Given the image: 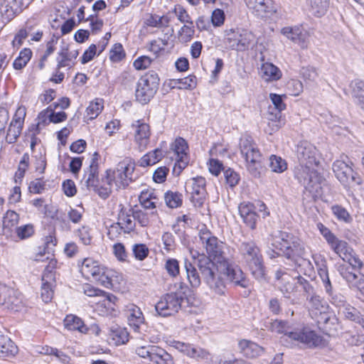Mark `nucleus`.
<instances>
[{
    "instance_id": "obj_28",
    "label": "nucleus",
    "mask_w": 364,
    "mask_h": 364,
    "mask_svg": "<svg viewBox=\"0 0 364 364\" xmlns=\"http://www.w3.org/2000/svg\"><path fill=\"white\" fill-rule=\"evenodd\" d=\"M140 205L145 209L153 210L156 208L159 198L154 190L146 189L141 192L139 196Z\"/></svg>"
},
{
    "instance_id": "obj_7",
    "label": "nucleus",
    "mask_w": 364,
    "mask_h": 364,
    "mask_svg": "<svg viewBox=\"0 0 364 364\" xmlns=\"http://www.w3.org/2000/svg\"><path fill=\"white\" fill-rule=\"evenodd\" d=\"M188 290V287L183 282L176 283L173 291L162 296L155 305L156 312L162 316H168L177 313Z\"/></svg>"
},
{
    "instance_id": "obj_61",
    "label": "nucleus",
    "mask_w": 364,
    "mask_h": 364,
    "mask_svg": "<svg viewBox=\"0 0 364 364\" xmlns=\"http://www.w3.org/2000/svg\"><path fill=\"white\" fill-rule=\"evenodd\" d=\"M287 90L289 95L299 96L303 92V84L298 80H291L287 83Z\"/></svg>"
},
{
    "instance_id": "obj_51",
    "label": "nucleus",
    "mask_w": 364,
    "mask_h": 364,
    "mask_svg": "<svg viewBox=\"0 0 364 364\" xmlns=\"http://www.w3.org/2000/svg\"><path fill=\"white\" fill-rule=\"evenodd\" d=\"M133 255L136 260L143 261L149 253V250L145 244H134L132 248Z\"/></svg>"
},
{
    "instance_id": "obj_42",
    "label": "nucleus",
    "mask_w": 364,
    "mask_h": 364,
    "mask_svg": "<svg viewBox=\"0 0 364 364\" xmlns=\"http://www.w3.org/2000/svg\"><path fill=\"white\" fill-rule=\"evenodd\" d=\"M32 57V51L30 48H23L18 56L14 60L13 67L15 70H21L29 62Z\"/></svg>"
},
{
    "instance_id": "obj_40",
    "label": "nucleus",
    "mask_w": 364,
    "mask_h": 364,
    "mask_svg": "<svg viewBox=\"0 0 364 364\" xmlns=\"http://www.w3.org/2000/svg\"><path fill=\"white\" fill-rule=\"evenodd\" d=\"M184 266L190 284L193 288L198 287L200 285L201 281L196 267L187 259L185 260Z\"/></svg>"
},
{
    "instance_id": "obj_64",
    "label": "nucleus",
    "mask_w": 364,
    "mask_h": 364,
    "mask_svg": "<svg viewBox=\"0 0 364 364\" xmlns=\"http://www.w3.org/2000/svg\"><path fill=\"white\" fill-rule=\"evenodd\" d=\"M155 346H138L135 349V353L140 357L146 359L151 362L152 357V353Z\"/></svg>"
},
{
    "instance_id": "obj_48",
    "label": "nucleus",
    "mask_w": 364,
    "mask_h": 364,
    "mask_svg": "<svg viewBox=\"0 0 364 364\" xmlns=\"http://www.w3.org/2000/svg\"><path fill=\"white\" fill-rule=\"evenodd\" d=\"M118 223L122 228L123 232L127 234L132 232L136 226L135 220L129 215L122 214L119 218Z\"/></svg>"
},
{
    "instance_id": "obj_11",
    "label": "nucleus",
    "mask_w": 364,
    "mask_h": 364,
    "mask_svg": "<svg viewBox=\"0 0 364 364\" xmlns=\"http://www.w3.org/2000/svg\"><path fill=\"white\" fill-rule=\"evenodd\" d=\"M159 77L154 71H149L142 75L137 82L135 97L141 104L148 103L156 94L159 85Z\"/></svg>"
},
{
    "instance_id": "obj_15",
    "label": "nucleus",
    "mask_w": 364,
    "mask_h": 364,
    "mask_svg": "<svg viewBox=\"0 0 364 364\" xmlns=\"http://www.w3.org/2000/svg\"><path fill=\"white\" fill-rule=\"evenodd\" d=\"M186 191L191 195V200L195 207L203 205L206 195V180L202 176H196L186 181Z\"/></svg>"
},
{
    "instance_id": "obj_27",
    "label": "nucleus",
    "mask_w": 364,
    "mask_h": 364,
    "mask_svg": "<svg viewBox=\"0 0 364 364\" xmlns=\"http://www.w3.org/2000/svg\"><path fill=\"white\" fill-rule=\"evenodd\" d=\"M259 74L266 82L279 80L282 76V71L272 63H264L259 68Z\"/></svg>"
},
{
    "instance_id": "obj_57",
    "label": "nucleus",
    "mask_w": 364,
    "mask_h": 364,
    "mask_svg": "<svg viewBox=\"0 0 364 364\" xmlns=\"http://www.w3.org/2000/svg\"><path fill=\"white\" fill-rule=\"evenodd\" d=\"M23 127L11 122L7 131L6 140L9 143L15 142L21 134Z\"/></svg>"
},
{
    "instance_id": "obj_35",
    "label": "nucleus",
    "mask_w": 364,
    "mask_h": 364,
    "mask_svg": "<svg viewBox=\"0 0 364 364\" xmlns=\"http://www.w3.org/2000/svg\"><path fill=\"white\" fill-rule=\"evenodd\" d=\"M162 157V150L160 149H156L155 150L144 155L139 161V164L142 167L152 166L159 162Z\"/></svg>"
},
{
    "instance_id": "obj_60",
    "label": "nucleus",
    "mask_w": 364,
    "mask_h": 364,
    "mask_svg": "<svg viewBox=\"0 0 364 364\" xmlns=\"http://www.w3.org/2000/svg\"><path fill=\"white\" fill-rule=\"evenodd\" d=\"M174 13L178 21L183 23H192L191 17L187 11L181 5H176L174 8Z\"/></svg>"
},
{
    "instance_id": "obj_53",
    "label": "nucleus",
    "mask_w": 364,
    "mask_h": 364,
    "mask_svg": "<svg viewBox=\"0 0 364 364\" xmlns=\"http://www.w3.org/2000/svg\"><path fill=\"white\" fill-rule=\"evenodd\" d=\"M175 85L179 89L192 90L195 88L197 85L196 77L194 75H188L186 77L177 80Z\"/></svg>"
},
{
    "instance_id": "obj_19",
    "label": "nucleus",
    "mask_w": 364,
    "mask_h": 364,
    "mask_svg": "<svg viewBox=\"0 0 364 364\" xmlns=\"http://www.w3.org/2000/svg\"><path fill=\"white\" fill-rule=\"evenodd\" d=\"M281 33L301 48H307L309 33L301 25L285 26L281 29Z\"/></svg>"
},
{
    "instance_id": "obj_13",
    "label": "nucleus",
    "mask_w": 364,
    "mask_h": 364,
    "mask_svg": "<svg viewBox=\"0 0 364 364\" xmlns=\"http://www.w3.org/2000/svg\"><path fill=\"white\" fill-rule=\"evenodd\" d=\"M126 314L129 326L133 330L136 338L146 340L149 332V326L139 307L134 304H129L126 307Z\"/></svg>"
},
{
    "instance_id": "obj_10",
    "label": "nucleus",
    "mask_w": 364,
    "mask_h": 364,
    "mask_svg": "<svg viewBox=\"0 0 364 364\" xmlns=\"http://www.w3.org/2000/svg\"><path fill=\"white\" fill-rule=\"evenodd\" d=\"M134 171V164L130 159H126L117 164L115 170L107 171L103 181L111 184L116 190L125 188L132 181Z\"/></svg>"
},
{
    "instance_id": "obj_20",
    "label": "nucleus",
    "mask_w": 364,
    "mask_h": 364,
    "mask_svg": "<svg viewBox=\"0 0 364 364\" xmlns=\"http://www.w3.org/2000/svg\"><path fill=\"white\" fill-rule=\"evenodd\" d=\"M245 2L250 11L258 18H264L275 12L271 0H245Z\"/></svg>"
},
{
    "instance_id": "obj_3",
    "label": "nucleus",
    "mask_w": 364,
    "mask_h": 364,
    "mask_svg": "<svg viewBox=\"0 0 364 364\" xmlns=\"http://www.w3.org/2000/svg\"><path fill=\"white\" fill-rule=\"evenodd\" d=\"M240 262L259 282L266 279V271L261 250L253 240H243L237 245Z\"/></svg>"
},
{
    "instance_id": "obj_50",
    "label": "nucleus",
    "mask_w": 364,
    "mask_h": 364,
    "mask_svg": "<svg viewBox=\"0 0 364 364\" xmlns=\"http://www.w3.org/2000/svg\"><path fill=\"white\" fill-rule=\"evenodd\" d=\"M171 347L176 349L179 352L191 358L193 346L190 343L181 342L176 340H170L168 341Z\"/></svg>"
},
{
    "instance_id": "obj_31",
    "label": "nucleus",
    "mask_w": 364,
    "mask_h": 364,
    "mask_svg": "<svg viewBox=\"0 0 364 364\" xmlns=\"http://www.w3.org/2000/svg\"><path fill=\"white\" fill-rule=\"evenodd\" d=\"M152 357L151 362L154 364H173V359L171 354H169L164 349L159 346H155L153 348Z\"/></svg>"
},
{
    "instance_id": "obj_21",
    "label": "nucleus",
    "mask_w": 364,
    "mask_h": 364,
    "mask_svg": "<svg viewBox=\"0 0 364 364\" xmlns=\"http://www.w3.org/2000/svg\"><path fill=\"white\" fill-rule=\"evenodd\" d=\"M132 128L134 130V142L139 151H144L149 143L151 135L149 125L138 120L132 124Z\"/></svg>"
},
{
    "instance_id": "obj_6",
    "label": "nucleus",
    "mask_w": 364,
    "mask_h": 364,
    "mask_svg": "<svg viewBox=\"0 0 364 364\" xmlns=\"http://www.w3.org/2000/svg\"><path fill=\"white\" fill-rule=\"evenodd\" d=\"M240 151L249 173L253 177L259 178L262 171L263 156L250 136L243 135L240 138Z\"/></svg>"
},
{
    "instance_id": "obj_25",
    "label": "nucleus",
    "mask_w": 364,
    "mask_h": 364,
    "mask_svg": "<svg viewBox=\"0 0 364 364\" xmlns=\"http://www.w3.org/2000/svg\"><path fill=\"white\" fill-rule=\"evenodd\" d=\"M100 155L95 152L92 155L90 166L85 171L82 180L87 188H97L98 186V160Z\"/></svg>"
},
{
    "instance_id": "obj_59",
    "label": "nucleus",
    "mask_w": 364,
    "mask_h": 364,
    "mask_svg": "<svg viewBox=\"0 0 364 364\" xmlns=\"http://www.w3.org/2000/svg\"><path fill=\"white\" fill-rule=\"evenodd\" d=\"M124 57L123 47L120 43H115L109 52V59L114 63L119 62Z\"/></svg>"
},
{
    "instance_id": "obj_37",
    "label": "nucleus",
    "mask_w": 364,
    "mask_h": 364,
    "mask_svg": "<svg viewBox=\"0 0 364 364\" xmlns=\"http://www.w3.org/2000/svg\"><path fill=\"white\" fill-rule=\"evenodd\" d=\"M109 338L116 346L125 344L129 341V333L126 328L117 327L112 328Z\"/></svg>"
},
{
    "instance_id": "obj_1",
    "label": "nucleus",
    "mask_w": 364,
    "mask_h": 364,
    "mask_svg": "<svg viewBox=\"0 0 364 364\" xmlns=\"http://www.w3.org/2000/svg\"><path fill=\"white\" fill-rule=\"evenodd\" d=\"M198 237L207 255H198L197 266L210 289L215 294H225L226 285L223 275L235 286L248 287L250 281L245 273L225 257V245L205 226L199 230Z\"/></svg>"
},
{
    "instance_id": "obj_23",
    "label": "nucleus",
    "mask_w": 364,
    "mask_h": 364,
    "mask_svg": "<svg viewBox=\"0 0 364 364\" xmlns=\"http://www.w3.org/2000/svg\"><path fill=\"white\" fill-rule=\"evenodd\" d=\"M23 0H4L0 4V15L3 22H9L22 11Z\"/></svg>"
},
{
    "instance_id": "obj_63",
    "label": "nucleus",
    "mask_w": 364,
    "mask_h": 364,
    "mask_svg": "<svg viewBox=\"0 0 364 364\" xmlns=\"http://www.w3.org/2000/svg\"><path fill=\"white\" fill-rule=\"evenodd\" d=\"M331 210L335 217L339 220H343L344 222H348L350 217L348 212L342 206L338 205H335L331 207Z\"/></svg>"
},
{
    "instance_id": "obj_46",
    "label": "nucleus",
    "mask_w": 364,
    "mask_h": 364,
    "mask_svg": "<svg viewBox=\"0 0 364 364\" xmlns=\"http://www.w3.org/2000/svg\"><path fill=\"white\" fill-rule=\"evenodd\" d=\"M19 220V215L14 210H7L3 218V227L8 230L16 227Z\"/></svg>"
},
{
    "instance_id": "obj_24",
    "label": "nucleus",
    "mask_w": 364,
    "mask_h": 364,
    "mask_svg": "<svg viewBox=\"0 0 364 364\" xmlns=\"http://www.w3.org/2000/svg\"><path fill=\"white\" fill-rule=\"evenodd\" d=\"M48 267L42 276V285L41 289V295L45 303L51 301L53 296V287L55 285V274L52 270L48 269Z\"/></svg>"
},
{
    "instance_id": "obj_56",
    "label": "nucleus",
    "mask_w": 364,
    "mask_h": 364,
    "mask_svg": "<svg viewBox=\"0 0 364 364\" xmlns=\"http://www.w3.org/2000/svg\"><path fill=\"white\" fill-rule=\"evenodd\" d=\"M164 268L169 276L176 277L179 274L180 266L179 262L176 259L169 258L164 264Z\"/></svg>"
},
{
    "instance_id": "obj_34",
    "label": "nucleus",
    "mask_w": 364,
    "mask_h": 364,
    "mask_svg": "<svg viewBox=\"0 0 364 364\" xmlns=\"http://www.w3.org/2000/svg\"><path fill=\"white\" fill-rule=\"evenodd\" d=\"M351 95L355 102L364 109V81L355 80L351 83Z\"/></svg>"
},
{
    "instance_id": "obj_14",
    "label": "nucleus",
    "mask_w": 364,
    "mask_h": 364,
    "mask_svg": "<svg viewBox=\"0 0 364 364\" xmlns=\"http://www.w3.org/2000/svg\"><path fill=\"white\" fill-rule=\"evenodd\" d=\"M274 275L278 287L284 297L290 299L301 294L300 286L297 284V276H291L283 267L278 268Z\"/></svg>"
},
{
    "instance_id": "obj_4",
    "label": "nucleus",
    "mask_w": 364,
    "mask_h": 364,
    "mask_svg": "<svg viewBox=\"0 0 364 364\" xmlns=\"http://www.w3.org/2000/svg\"><path fill=\"white\" fill-rule=\"evenodd\" d=\"M267 245L280 251L287 259L303 257L306 253L303 242L293 234L283 230L273 231L267 237Z\"/></svg>"
},
{
    "instance_id": "obj_2",
    "label": "nucleus",
    "mask_w": 364,
    "mask_h": 364,
    "mask_svg": "<svg viewBox=\"0 0 364 364\" xmlns=\"http://www.w3.org/2000/svg\"><path fill=\"white\" fill-rule=\"evenodd\" d=\"M296 154L299 165L295 168V178L304 186L306 192L316 200L321 196L324 183L323 177L316 170L318 164V151L311 144L303 141L297 146Z\"/></svg>"
},
{
    "instance_id": "obj_8",
    "label": "nucleus",
    "mask_w": 364,
    "mask_h": 364,
    "mask_svg": "<svg viewBox=\"0 0 364 364\" xmlns=\"http://www.w3.org/2000/svg\"><path fill=\"white\" fill-rule=\"evenodd\" d=\"M287 345L289 347L302 344L309 348L317 347L323 344V338L316 331L306 326H291L288 331Z\"/></svg>"
},
{
    "instance_id": "obj_32",
    "label": "nucleus",
    "mask_w": 364,
    "mask_h": 364,
    "mask_svg": "<svg viewBox=\"0 0 364 364\" xmlns=\"http://www.w3.org/2000/svg\"><path fill=\"white\" fill-rule=\"evenodd\" d=\"M104 108V101L102 99L97 98L90 102L86 108L84 119L85 120H92L97 117Z\"/></svg>"
},
{
    "instance_id": "obj_12",
    "label": "nucleus",
    "mask_w": 364,
    "mask_h": 364,
    "mask_svg": "<svg viewBox=\"0 0 364 364\" xmlns=\"http://www.w3.org/2000/svg\"><path fill=\"white\" fill-rule=\"evenodd\" d=\"M331 249L353 269H360L363 264L353 250L345 241L338 240L332 232L324 237Z\"/></svg>"
},
{
    "instance_id": "obj_16",
    "label": "nucleus",
    "mask_w": 364,
    "mask_h": 364,
    "mask_svg": "<svg viewBox=\"0 0 364 364\" xmlns=\"http://www.w3.org/2000/svg\"><path fill=\"white\" fill-rule=\"evenodd\" d=\"M308 309L311 318L318 323L327 322L329 319L328 315V305L323 299L314 291L306 296Z\"/></svg>"
},
{
    "instance_id": "obj_36",
    "label": "nucleus",
    "mask_w": 364,
    "mask_h": 364,
    "mask_svg": "<svg viewBox=\"0 0 364 364\" xmlns=\"http://www.w3.org/2000/svg\"><path fill=\"white\" fill-rule=\"evenodd\" d=\"M340 311L346 318L359 323L364 329V316L355 308L347 304Z\"/></svg>"
},
{
    "instance_id": "obj_44",
    "label": "nucleus",
    "mask_w": 364,
    "mask_h": 364,
    "mask_svg": "<svg viewBox=\"0 0 364 364\" xmlns=\"http://www.w3.org/2000/svg\"><path fill=\"white\" fill-rule=\"evenodd\" d=\"M195 33L193 22L185 23L178 31V38L181 43H185L191 41Z\"/></svg>"
},
{
    "instance_id": "obj_17",
    "label": "nucleus",
    "mask_w": 364,
    "mask_h": 364,
    "mask_svg": "<svg viewBox=\"0 0 364 364\" xmlns=\"http://www.w3.org/2000/svg\"><path fill=\"white\" fill-rule=\"evenodd\" d=\"M351 164L352 163L346 156L335 161L333 164L332 168L336 177L343 184H349L350 182L360 183L355 179Z\"/></svg>"
},
{
    "instance_id": "obj_47",
    "label": "nucleus",
    "mask_w": 364,
    "mask_h": 364,
    "mask_svg": "<svg viewBox=\"0 0 364 364\" xmlns=\"http://www.w3.org/2000/svg\"><path fill=\"white\" fill-rule=\"evenodd\" d=\"M269 167L273 172L282 173L287 168V164L280 156L272 155L269 158Z\"/></svg>"
},
{
    "instance_id": "obj_29",
    "label": "nucleus",
    "mask_w": 364,
    "mask_h": 364,
    "mask_svg": "<svg viewBox=\"0 0 364 364\" xmlns=\"http://www.w3.org/2000/svg\"><path fill=\"white\" fill-rule=\"evenodd\" d=\"M2 304L5 305L9 309L14 311H19L23 307V302L21 294H18L13 289V292L7 293L6 296L3 298Z\"/></svg>"
},
{
    "instance_id": "obj_5",
    "label": "nucleus",
    "mask_w": 364,
    "mask_h": 364,
    "mask_svg": "<svg viewBox=\"0 0 364 364\" xmlns=\"http://www.w3.org/2000/svg\"><path fill=\"white\" fill-rule=\"evenodd\" d=\"M80 272L87 279L92 278L102 286L110 289L118 282V273L108 269L92 258H85L80 266Z\"/></svg>"
},
{
    "instance_id": "obj_43",
    "label": "nucleus",
    "mask_w": 364,
    "mask_h": 364,
    "mask_svg": "<svg viewBox=\"0 0 364 364\" xmlns=\"http://www.w3.org/2000/svg\"><path fill=\"white\" fill-rule=\"evenodd\" d=\"M156 215V210L152 211L150 214L145 213L141 210H136L133 211L132 217L138 222L141 227H147L150 225L151 218H154Z\"/></svg>"
},
{
    "instance_id": "obj_41",
    "label": "nucleus",
    "mask_w": 364,
    "mask_h": 364,
    "mask_svg": "<svg viewBox=\"0 0 364 364\" xmlns=\"http://www.w3.org/2000/svg\"><path fill=\"white\" fill-rule=\"evenodd\" d=\"M291 326L285 321L274 320L270 323L269 329L274 333L284 334L282 336V341H287L288 331H290Z\"/></svg>"
},
{
    "instance_id": "obj_54",
    "label": "nucleus",
    "mask_w": 364,
    "mask_h": 364,
    "mask_svg": "<svg viewBox=\"0 0 364 364\" xmlns=\"http://www.w3.org/2000/svg\"><path fill=\"white\" fill-rule=\"evenodd\" d=\"M15 232L18 238L26 240L34 234V227L32 224L21 225L16 228Z\"/></svg>"
},
{
    "instance_id": "obj_38",
    "label": "nucleus",
    "mask_w": 364,
    "mask_h": 364,
    "mask_svg": "<svg viewBox=\"0 0 364 364\" xmlns=\"http://www.w3.org/2000/svg\"><path fill=\"white\" fill-rule=\"evenodd\" d=\"M57 60V68L60 69L62 68H73L75 62H73V60L68 55V45H64L61 46L60 50L58 53V56L56 58Z\"/></svg>"
},
{
    "instance_id": "obj_22",
    "label": "nucleus",
    "mask_w": 364,
    "mask_h": 364,
    "mask_svg": "<svg viewBox=\"0 0 364 364\" xmlns=\"http://www.w3.org/2000/svg\"><path fill=\"white\" fill-rule=\"evenodd\" d=\"M238 212L243 223L251 230L256 228L258 215L253 203L243 201L238 205Z\"/></svg>"
},
{
    "instance_id": "obj_39",
    "label": "nucleus",
    "mask_w": 364,
    "mask_h": 364,
    "mask_svg": "<svg viewBox=\"0 0 364 364\" xmlns=\"http://www.w3.org/2000/svg\"><path fill=\"white\" fill-rule=\"evenodd\" d=\"M330 0H310V10L313 15L321 17L328 11Z\"/></svg>"
},
{
    "instance_id": "obj_58",
    "label": "nucleus",
    "mask_w": 364,
    "mask_h": 364,
    "mask_svg": "<svg viewBox=\"0 0 364 364\" xmlns=\"http://www.w3.org/2000/svg\"><path fill=\"white\" fill-rule=\"evenodd\" d=\"M112 252L117 259L119 262H127L128 259V252L125 246L121 242H117L112 246Z\"/></svg>"
},
{
    "instance_id": "obj_52",
    "label": "nucleus",
    "mask_w": 364,
    "mask_h": 364,
    "mask_svg": "<svg viewBox=\"0 0 364 364\" xmlns=\"http://www.w3.org/2000/svg\"><path fill=\"white\" fill-rule=\"evenodd\" d=\"M341 277L352 286H354L356 282L359 279L358 274L349 270L348 267L344 265H340L338 268Z\"/></svg>"
},
{
    "instance_id": "obj_18",
    "label": "nucleus",
    "mask_w": 364,
    "mask_h": 364,
    "mask_svg": "<svg viewBox=\"0 0 364 364\" xmlns=\"http://www.w3.org/2000/svg\"><path fill=\"white\" fill-rule=\"evenodd\" d=\"M171 149L173 152V157L176 161L173 170L176 171V168H178V172H181L186 167L189 161L188 144L184 139L178 137L171 144Z\"/></svg>"
},
{
    "instance_id": "obj_30",
    "label": "nucleus",
    "mask_w": 364,
    "mask_h": 364,
    "mask_svg": "<svg viewBox=\"0 0 364 364\" xmlns=\"http://www.w3.org/2000/svg\"><path fill=\"white\" fill-rule=\"evenodd\" d=\"M63 323L65 328L69 331H78L80 333H86L88 330L82 319L75 315L66 316Z\"/></svg>"
},
{
    "instance_id": "obj_49",
    "label": "nucleus",
    "mask_w": 364,
    "mask_h": 364,
    "mask_svg": "<svg viewBox=\"0 0 364 364\" xmlns=\"http://www.w3.org/2000/svg\"><path fill=\"white\" fill-rule=\"evenodd\" d=\"M91 228L87 225H82L75 231V235L78 237L80 242L85 245H91L92 235Z\"/></svg>"
},
{
    "instance_id": "obj_45",
    "label": "nucleus",
    "mask_w": 364,
    "mask_h": 364,
    "mask_svg": "<svg viewBox=\"0 0 364 364\" xmlns=\"http://www.w3.org/2000/svg\"><path fill=\"white\" fill-rule=\"evenodd\" d=\"M166 205L171 208H176L182 204V195L177 192L168 191L164 195Z\"/></svg>"
},
{
    "instance_id": "obj_33",
    "label": "nucleus",
    "mask_w": 364,
    "mask_h": 364,
    "mask_svg": "<svg viewBox=\"0 0 364 364\" xmlns=\"http://www.w3.org/2000/svg\"><path fill=\"white\" fill-rule=\"evenodd\" d=\"M17 351L14 342L0 331V357L14 355Z\"/></svg>"
},
{
    "instance_id": "obj_26",
    "label": "nucleus",
    "mask_w": 364,
    "mask_h": 364,
    "mask_svg": "<svg viewBox=\"0 0 364 364\" xmlns=\"http://www.w3.org/2000/svg\"><path fill=\"white\" fill-rule=\"evenodd\" d=\"M240 352L246 358H255L264 353V349L250 340L242 339L238 342Z\"/></svg>"
},
{
    "instance_id": "obj_55",
    "label": "nucleus",
    "mask_w": 364,
    "mask_h": 364,
    "mask_svg": "<svg viewBox=\"0 0 364 364\" xmlns=\"http://www.w3.org/2000/svg\"><path fill=\"white\" fill-rule=\"evenodd\" d=\"M168 21L164 16L157 15H149L144 21V23L151 27L160 28L166 26Z\"/></svg>"
},
{
    "instance_id": "obj_9",
    "label": "nucleus",
    "mask_w": 364,
    "mask_h": 364,
    "mask_svg": "<svg viewBox=\"0 0 364 364\" xmlns=\"http://www.w3.org/2000/svg\"><path fill=\"white\" fill-rule=\"evenodd\" d=\"M224 41L228 48L240 52L252 49L257 43L255 34L242 28L226 31Z\"/></svg>"
},
{
    "instance_id": "obj_62",
    "label": "nucleus",
    "mask_w": 364,
    "mask_h": 364,
    "mask_svg": "<svg viewBox=\"0 0 364 364\" xmlns=\"http://www.w3.org/2000/svg\"><path fill=\"white\" fill-rule=\"evenodd\" d=\"M302 78L308 82H314L318 77L316 70L313 67H304L300 71Z\"/></svg>"
}]
</instances>
